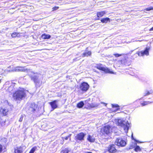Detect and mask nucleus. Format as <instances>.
Listing matches in <instances>:
<instances>
[{
  "instance_id": "obj_1",
  "label": "nucleus",
  "mask_w": 153,
  "mask_h": 153,
  "mask_svg": "<svg viewBox=\"0 0 153 153\" xmlns=\"http://www.w3.org/2000/svg\"><path fill=\"white\" fill-rule=\"evenodd\" d=\"M27 92H28L27 91L21 88L15 91L13 95V97L15 100L20 101L25 97Z\"/></svg>"
},
{
  "instance_id": "obj_2",
  "label": "nucleus",
  "mask_w": 153,
  "mask_h": 153,
  "mask_svg": "<svg viewBox=\"0 0 153 153\" xmlns=\"http://www.w3.org/2000/svg\"><path fill=\"white\" fill-rule=\"evenodd\" d=\"M117 123L118 126L123 127L126 132H128L129 128L130 126V124L128 121L123 120L120 119L117 120Z\"/></svg>"
},
{
  "instance_id": "obj_3",
  "label": "nucleus",
  "mask_w": 153,
  "mask_h": 153,
  "mask_svg": "<svg viewBox=\"0 0 153 153\" xmlns=\"http://www.w3.org/2000/svg\"><path fill=\"white\" fill-rule=\"evenodd\" d=\"M27 72H28L29 75L31 78V79L34 81L35 83V84L36 87L37 88L40 87V85H38V84L39 83V82L38 79V76L36 75L33 76L32 74H35V73L33 72L30 71V70H28L27 71Z\"/></svg>"
},
{
  "instance_id": "obj_4",
  "label": "nucleus",
  "mask_w": 153,
  "mask_h": 153,
  "mask_svg": "<svg viewBox=\"0 0 153 153\" xmlns=\"http://www.w3.org/2000/svg\"><path fill=\"white\" fill-rule=\"evenodd\" d=\"M86 134L83 132H80L77 134L75 137L74 139L78 143L84 140V137Z\"/></svg>"
},
{
  "instance_id": "obj_5",
  "label": "nucleus",
  "mask_w": 153,
  "mask_h": 153,
  "mask_svg": "<svg viewBox=\"0 0 153 153\" xmlns=\"http://www.w3.org/2000/svg\"><path fill=\"white\" fill-rule=\"evenodd\" d=\"M111 126L108 125L105 126L101 130V132L103 134H108L111 132Z\"/></svg>"
},
{
  "instance_id": "obj_6",
  "label": "nucleus",
  "mask_w": 153,
  "mask_h": 153,
  "mask_svg": "<svg viewBox=\"0 0 153 153\" xmlns=\"http://www.w3.org/2000/svg\"><path fill=\"white\" fill-rule=\"evenodd\" d=\"M115 143L117 146H124L126 144L125 141L121 138H117L115 140Z\"/></svg>"
},
{
  "instance_id": "obj_7",
  "label": "nucleus",
  "mask_w": 153,
  "mask_h": 153,
  "mask_svg": "<svg viewBox=\"0 0 153 153\" xmlns=\"http://www.w3.org/2000/svg\"><path fill=\"white\" fill-rule=\"evenodd\" d=\"M37 105L35 103H31L28 105L27 108L28 109L27 111L29 113H32L36 110Z\"/></svg>"
},
{
  "instance_id": "obj_8",
  "label": "nucleus",
  "mask_w": 153,
  "mask_h": 153,
  "mask_svg": "<svg viewBox=\"0 0 153 153\" xmlns=\"http://www.w3.org/2000/svg\"><path fill=\"white\" fill-rule=\"evenodd\" d=\"M89 87V85L87 83L83 82L80 84L79 88L82 91L86 92L88 90Z\"/></svg>"
},
{
  "instance_id": "obj_9",
  "label": "nucleus",
  "mask_w": 153,
  "mask_h": 153,
  "mask_svg": "<svg viewBox=\"0 0 153 153\" xmlns=\"http://www.w3.org/2000/svg\"><path fill=\"white\" fill-rule=\"evenodd\" d=\"M97 68L100 70L104 71L106 73L113 74V72L111 71L110 69L107 68L103 67L102 65L100 64L98 65L97 66Z\"/></svg>"
},
{
  "instance_id": "obj_10",
  "label": "nucleus",
  "mask_w": 153,
  "mask_h": 153,
  "mask_svg": "<svg viewBox=\"0 0 153 153\" xmlns=\"http://www.w3.org/2000/svg\"><path fill=\"white\" fill-rule=\"evenodd\" d=\"M28 70L27 69H25L24 67H17L16 68H14L11 71H13V72H19V71H27Z\"/></svg>"
},
{
  "instance_id": "obj_11",
  "label": "nucleus",
  "mask_w": 153,
  "mask_h": 153,
  "mask_svg": "<svg viewBox=\"0 0 153 153\" xmlns=\"http://www.w3.org/2000/svg\"><path fill=\"white\" fill-rule=\"evenodd\" d=\"M59 102L58 100H55L53 101L49 102L53 110L57 108L58 107L57 102Z\"/></svg>"
},
{
  "instance_id": "obj_12",
  "label": "nucleus",
  "mask_w": 153,
  "mask_h": 153,
  "mask_svg": "<svg viewBox=\"0 0 153 153\" xmlns=\"http://www.w3.org/2000/svg\"><path fill=\"white\" fill-rule=\"evenodd\" d=\"M108 150L109 152L114 153L116 152L117 150L114 144L109 145L108 147Z\"/></svg>"
},
{
  "instance_id": "obj_13",
  "label": "nucleus",
  "mask_w": 153,
  "mask_h": 153,
  "mask_svg": "<svg viewBox=\"0 0 153 153\" xmlns=\"http://www.w3.org/2000/svg\"><path fill=\"white\" fill-rule=\"evenodd\" d=\"M149 48H146L145 50L143 51H141L140 53L139 52H137V54L139 56H143L144 55H148L149 54Z\"/></svg>"
},
{
  "instance_id": "obj_14",
  "label": "nucleus",
  "mask_w": 153,
  "mask_h": 153,
  "mask_svg": "<svg viewBox=\"0 0 153 153\" xmlns=\"http://www.w3.org/2000/svg\"><path fill=\"white\" fill-rule=\"evenodd\" d=\"M23 151V149L21 146L17 147L15 149V153H22Z\"/></svg>"
},
{
  "instance_id": "obj_15",
  "label": "nucleus",
  "mask_w": 153,
  "mask_h": 153,
  "mask_svg": "<svg viewBox=\"0 0 153 153\" xmlns=\"http://www.w3.org/2000/svg\"><path fill=\"white\" fill-rule=\"evenodd\" d=\"M95 138L93 136L88 135L87 138V140L90 142H93L95 141Z\"/></svg>"
},
{
  "instance_id": "obj_16",
  "label": "nucleus",
  "mask_w": 153,
  "mask_h": 153,
  "mask_svg": "<svg viewBox=\"0 0 153 153\" xmlns=\"http://www.w3.org/2000/svg\"><path fill=\"white\" fill-rule=\"evenodd\" d=\"M91 51H86L84 52L82 54V56L84 57L85 56L88 57L89 56H91Z\"/></svg>"
},
{
  "instance_id": "obj_17",
  "label": "nucleus",
  "mask_w": 153,
  "mask_h": 153,
  "mask_svg": "<svg viewBox=\"0 0 153 153\" xmlns=\"http://www.w3.org/2000/svg\"><path fill=\"white\" fill-rule=\"evenodd\" d=\"M7 91L10 93H13L14 92H15V90L13 85H11L9 86L7 89Z\"/></svg>"
},
{
  "instance_id": "obj_18",
  "label": "nucleus",
  "mask_w": 153,
  "mask_h": 153,
  "mask_svg": "<svg viewBox=\"0 0 153 153\" xmlns=\"http://www.w3.org/2000/svg\"><path fill=\"white\" fill-rule=\"evenodd\" d=\"M51 37L50 35L44 34L41 37L43 39H48Z\"/></svg>"
},
{
  "instance_id": "obj_19",
  "label": "nucleus",
  "mask_w": 153,
  "mask_h": 153,
  "mask_svg": "<svg viewBox=\"0 0 153 153\" xmlns=\"http://www.w3.org/2000/svg\"><path fill=\"white\" fill-rule=\"evenodd\" d=\"M105 14V12L104 11L98 12L97 14V17H100L102 16Z\"/></svg>"
},
{
  "instance_id": "obj_20",
  "label": "nucleus",
  "mask_w": 153,
  "mask_h": 153,
  "mask_svg": "<svg viewBox=\"0 0 153 153\" xmlns=\"http://www.w3.org/2000/svg\"><path fill=\"white\" fill-rule=\"evenodd\" d=\"M84 104L82 101L79 102L77 104V107L79 108H82L84 106Z\"/></svg>"
},
{
  "instance_id": "obj_21",
  "label": "nucleus",
  "mask_w": 153,
  "mask_h": 153,
  "mask_svg": "<svg viewBox=\"0 0 153 153\" xmlns=\"http://www.w3.org/2000/svg\"><path fill=\"white\" fill-rule=\"evenodd\" d=\"M110 19L108 18H103L101 19V21L102 23H106L108 22V21H110Z\"/></svg>"
},
{
  "instance_id": "obj_22",
  "label": "nucleus",
  "mask_w": 153,
  "mask_h": 153,
  "mask_svg": "<svg viewBox=\"0 0 153 153\" xmlns=\"http://www.w3.org/2000/svg\"><path fill=\"white\" fill-rule=\"evenodd\" d=\"M11 36L13 37H19L20 36V35L19 33L16 32H14L12 33L11 34Z\"/></svg>"
},
{
  "instance_id": "obj_23",
  "label": "nucleus",
  "mask_w": 153,
  "mask_h": 153,
  "mask_svg": "<svg viewBox=\"0 0 153 153\" xmlns=\"http://www.w3.org/2000/svg\"><path fill=\"white\" fill-rule=\"evenodd\" d=\"M71 151V149L68 148H65L62 150L61 153H68Z\"/></svg>"
},
{
  "instance_id": "obj_24",
  "label": "nucleus",
  "mask_w": 153,
  "mask_h": 153,
  "mask_svg": "<svg viewBox=\"0 0 153 153\" xmlns=\"http://www.w3.org/2000/svg\"><path fill=\"white\" fill-rule=\"evenodd\" d=\"M99 105V104L98 103H92L90 104V106L92 108H95L97 107Z\"/></svg>"
},
{
  "instance_id": "obj_25",
  "label": "nucleus",
  "mask_w": 153,
  "mask_h": 153,
  "mask_svg": "<svg viewBox=\"0 0 153 153\" xmlns=\"http://www.w3.org/2000/svg\"><path fill=\"white\" fill-rule=\"evenodd\" d=\"M8 110L7 109H3L2 110V111H1V112L2 113V114H3L4 116L6 115L7 114L6 113L7 112Z\"/></svg>"
},
{
  "instance_id": "obj_26",
  "label": "nucleus",
  "mask_w": 153,
  "mask_h": 153,
  "mask_svg": "<svg viewBox=\"0 0 153 153\" xmlns=\"http://www.w3.org/2000/svg\"><path fill=\"white\" fill-rule=\"evenodd\" d=\"M153 92V91L152 90H150V91H146L144 93V96L148 95L150 94H152Z\"/></svg>"
},
{
  "instance_id": "obj_27",
  "label": "nucleus",
  "mask_w": 153,
  "mask_h": 153,
  "mask_svg": "<svg viewBox=\"0 0 153 153\" xmlns=\"http://www.w3.org/2000/svg\"><path fill=\"white\" fill-rule=\"evenodd\" d=\"M36 148H37L36 146H34V147H33L30 150L29 153H33L35 151Z\"/></svg>"
},
{
  "instance_id": "obj_28",
  "label": "nucleus",
  "mask_w": 153,
  "mask_h": 153,
  "mask_svg": "<svg viewBox=\"0 0 153 153\" xmlns=\"http://www.w3.org/2000/svg\"><path fill=\"white\" fill-rule=\"evenodd\" d=\"M152 102H150L149 101H145L143 103H141V104L142 106H143L148 104V103H150Z\"/></svg>"
},
{
  "instance_id": "obj_29",
  "label": "nucleus",
  "mask_w": 153,
  "mask_h": 153,
  "mask_svg": "<svg viewBox=\"0 0 153 153\" xmlns=\"http://www.w3.org/2000/svg\"><path fill=\"white\" fill-rule=\"evenodd\" d=\"M25 116L24 114H22L19 120V121L21 122L22 121L23 118Z\"/></svg>"
},
{
  "instance_id": "obj_30",
  "label": "nucleus",
  "mask_w": 153,
  "mask_h": 153,
  "mask_svg": "<svg viewBox=\"0 0 153 153\" xmlns=\"http://www.w3.org/2000/svg\"><path fill=\"white\" fill-rule=\"evenodd\" d=\"M134 150L135 151L137 152L138 151H140L141 149L139 146H137L134 149Z\"/></svg>"
},
{
  "instance_id": "obj_31",
  "label": "nucleus",
  "mask_w": 153,
  "mask_h": 153,
  "mask_svg": "<svg viewBox=\"0 0 153 153\" xmlns=\"http://www.w3.org/2000/svg\"><path fill=\"white\" fill-rule=\"evenodd\" d=\"M71 134H70L68 136L66 137H65L63 138H64V139L65 140H67L69 138H70L69 140H71L70 137H71Z\"/></svg>"
},
{
  "instance_id": "obj_32",
  "label": "nucleus",
  "mask_w": 153,
  "mask_h": 153,
  "mask_svg": "<svg viewBox=\"0 0 153 153\" xmlns=\"http://www.w3.org/2000/svg\"><path fill=\"white\" fill-rule=\"evenodd\" d=\"M151 10H153V7H149V8H147L146 9H145V10H146V11H150Z\"/></svg>"
},
{
  "instance_id": "obj_33",
  "label": "nucleus",
  "mask_w": 153,
  "mask_h": 153,
  "mask_svg": "<svg viewBox=\"0 0 153 153\" xmlns=\"http://www.w3.org/2000/svg\"><path fill=\"white\" fill-rule=\"evenodd\" d=\"M112 106L113 108H117L119 107L117 104H112Z\"/></svg>"
},
{
  "instance_id": "obj_34",
  "label": "nucleus",
  "mask_w": 153,
  "mask_h": 153,
  "mask_svg": "<svg viewBox=\"0 0 153 153\" xmlns=\"http://www.w3.org/2000/svg\"><path fill=\"white\" fill-rule=\"evenodd\" d=\"M59 7H55L53 8V11H54L57 10Z\"/></svg>"
},
{
  "instance_id": "obj_35",
  "label": "nucleus",
  "mask_w": 153,
  "mask_h": 153,
  "mask_svg": "<svg viewBox=\"0 0 153 153\" xmlns=\"http://www.w3.org/2000/svg\"><path fill=\"white\" fill-rule=\"evenodd\" d=\"M114 55L116 57H118L122 56L121 54H114Z\"/></svg>"
},
{
  "instance_id": "obj_36",
  "label": "nucleus",
  "mask_w": 153,
  "mask_h": 153,
  "mask_svg": "<svg viewBox=\"0 0 153 153\" xmlns=\"http://www.w3.org/2000/svg\"><path fill=\"white\" fill-rule=\"evenodd\" d=\"M2 150V146L0 144V152H1Z\"/></svg>"
},
{
  "instance_id": "obj_37",
  "label": "nucleus",
  "mask_w": 153,
  "mask_h": 153,
  "mask_svg": "<svg viewBox=\"0 0 153 153\" xmlns=\"http://www.w3.org/2000/svg\"><path fill=\"white\" fill-rule=\"evenodd\" d=\"M153 30V27L151 28H150L149 30V31H152Z\"/></svg>"
},
{
  "instance_id": "obj_38",
  "label": "nucleus",
  "mask_w": 153,
  "mask_h": 153,
  "mask_svg": "<svg viewBox=\"0 0 153 153\" xmlns=\"http://www.w3.org/2000/svg\"><path fill=\"white\" fill-rule=\"evenodd\" d=\"M77 58H76L75 59H74V61H76V60H78V59H77Z\"/></svg>"
},
{
  "instance_id": "obj_39",
  "label": "nucleus",
  "mask_w": 153,
  "mask_h": 153,
  "mask_svg": "<svg viewBox=\"0 0 153 153\" xmlns=\"http://www.w3.org/2000/svg\"><path fill=\"white\" fill-rule=\"evenodd\" d=\"M88 100H86L85 101V104L87 103V102H88Z\"/></svg>"
},
{
  "instance_id": "obj_40",
  "label": "nucleus",
  "mask_w": 153,
  "mask_h": 153,
  "mask_svg": "<svg viewBox=\"0 0 153 153\" xmlns=\"http://www.w3.org/2000/svg\"><path fill=\"white\" fill-rule=\"evenodd\" d=\"M33 20L34 21H37V20H39V19H38L37 20L33 19Z\"/></svg>"
},
{
  "instance_id": "obj_41",
  "label": "nucleus",
  "mask_w": 153,
  "mask_h": 153,
  "mask_svg": "<svg viewBox=\"0 0 153 153\" xmlns=\"http://www.w3.org/2000/svg\"><path fill=\"white\" fill-rule=\"evenodd\" d=\"M132 139H133V136H132Z\"/></svg>"
}]
</instances>
